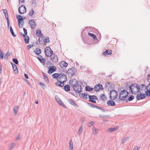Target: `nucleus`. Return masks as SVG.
Masks as SVG:
<instances>
[{"mask_svg":"<svg viewBox=\"0 0 150 150\" xmlns=\"http://www.w3.org/2000/svg\"><path fill=\"white\" fill-rule=\"evenodd\" d=\"M98 130L96 128L93 127V134L95 135L98 132Z\"/></svg>","mask_w":150,"mask_h":150,"instance_id":"7c9ffc66","label":"nucleus"},{"mask_svg":"<svg viewBox=\"0 0 150 150\" xmlns=\"http://www.w3.org/2000/svg\"><path fill=\"white\" fill-rule=\"evenodd\" d=\"M17 111H18V108L16 107V108H14L13 109V111L14 112L15 115H16V114Z\"/></svg>","mask_w":150,"mask_h":150,"instance_id":"bf43d9fd","label":"nucleus"},{"mask_svg":"<svg viewBox=\"0 0 150 150\" xmlns=\"http://www.w3.org/2000/svg\"><path fill=\"white\" fill-rule=\"evenodd\" d=\"M118 95V93L116 90H112L110 92V99L114 100L117 98Z\"/></svg>","mask_w":150,"mask_h":150,"instance_id":"20e7f679","label":"nucleus"},{"mask_svg":"<svg viewBox=\"0 0 150 150\" xmlns=\"http://www.w3.org/2000/svg\"><path fill=\"white\" fill-rule=\"evenodd\" d=\"M114 87V85L112 83H110L109 88L110 89L113 88Z\"/></svg>","mask_w":150,"mask_h":150,"instance_id":"4d7b16f0","label":"nucleus"},{"mask_svg":"<svg viewBox=\"0 0 150 150\" xmlns=\"http://www.w3.org/2000/svg\"><path fill=\"white\" fill-rule=\"evenodd\" d=\"M29 23L31 26V28L33 29L37 26V25L35 21L33 19H32L29 21Z\"/></svg>","mask_w":150,"mask_h":150,"instance_id":"9b49d317","label":"nucleus"},{"mask_svg":"<svg viewBox=\"0 0 150 150\" xmlns=\"http://www.w3.org/2000/svg\"><path fill=\"white\" fill-rule=\"evenodd\" d=\"M134 98V96L133 95H131L129 96V98L128 99H127L126 100V102H127L128 101H131L133 100Z\"/></svg>","mask_w":150,"mask_h":150,"instance_id":"473e14b6","label":"nucleus"},{"mask_svg":"<svg viewBox=\"0 0 150 150\" xmlns=\"http://www.w3.org/2000/svg\"><path fill=\"white\" fill-rule=\"evenodd\" d=\"M4 55L3 53H0V59H4Z\"/></svg>","mask_w":150,"mask_h":150,"instance_id":"e2e57ef3","label":"nucleus"},{"mask_svg":"<svg viewBox=\"0 0 150 150\" xmlns=\"http://www.w3.org/2000/svg\"><path fill=\"white\" fill-rule=\"evenodd\" d=\"M86 93H82L81 94V96L84 99H87V96H89Z\"/></svg>","mask_w":150,"mask_h":150,"instance_id":"c756f323","label":"nucleus"},{"mask_svg":"<svg viewBox=\"0 0 150 150\" xmlns=\"http://www.w3.org/2000/svg\"><path fill=\"white\" fill-rule=\"evenodd\" d=\"M76 71V70L74 68L72 67L66 71V73L69 76L71 75V77H72L75 74Z\"/></svg>","mask_w":150,"mask_h":150,"instance_id":"423d86ee","label":"nucleus"},{"mask_svg":"<svg viewBox=\"0 0 150 150\" xmlns=\"http://www.w3.org/2000/svg\"><path fill=\"white\" fill-rule=\"evenodd\" d=\"M57 100L58 103L60 105H62L65 108H67L66 106L64 104V103L60 99H59Z\"/></svg>","mask_w":150,"mask_h":150,"instance_id":"412c9836","label":"nucleus"},{"mask_svg":"<svg viewBox=\"0 0 150 150\" xmlns=\"http://www.w3.org/2000/svg\"><path fill=\"white\" fill-rule=\"evenodd\" d=\"M147 80L149 82L150 81V74L148 75L147 77Z\"/></svg>","mask_w":150,"mask_h":150,"instance_id":"774afa93","label":"nucleus"},{"mask_svg":"<svg viewBox=\"0 0 150 150\" xmlns=\"http://www.w3.org/2000/svg\"><path fill=\"white\" fill-rule=\"evenodd\" d=\"M129 138V137H127L124 138L121 140V143L122 144L124 143Z\"/></svg>","mask_w":150,"mask_h":150,"instance_id":"c03bdc74","label":"nucleus"},{"mask_svg":"<svg viewBox=\"0 0 150 150\" xmlns=\"http://www.w3.org/2000/svg\"><path fill=\"white\" fill-rule=\"evenodd\" d=\"M94 124V121H91L88 123V125L89 127H90Z\"/></svg>","mask_w":150,"mask_h":150,"instance_id":"864d4df0","label":"nucleus"},{"mask_svg":"<svg viewBox=\"0 0 150 150\" xmlns=\"http://www.w3.org/2000/svg\"><path fill=\"white\" fill-rule=\"evenodd\" d=\"M87 104L88 105H89L90 107H92L93 108H95V105H94L93 104H91L90 103H87Z\"/></svg>","mask_w":150,"mask_h":150,"instance_id":"5fc2aeb1","label":"nucleus"},{"mask_svg":"<svg viewBox=\"0 0 150 150\" xmlns=\"http://www.w3.org/2000/svg\"><path fill=\"white\" fill-rule=\"evenodd\" d=\"M39 84L40 86H41V87L43 89H44L46 88V85L42 82L40 83Z\"/></svg>","mask_w":150,"mask_h":150,"instance_id":"3c124183","label":"nucleus"},{"mask_svg":"<svg viewBox=\"0 0 150 150\" xmlns=\"http://www.w3.org/2000/svg\"><path fill=\"white\" fill-rule=\"evenodd\" d=\"M71 140L69 141V150H73V143H71Z\"/></svg>","mask_w":150,"mask_h":150,"instance_id":"2f4dec72","label":"nucleus"},{"mask_svg":"<svg viewBox=\"0 0 150 150\" xmlns=\"http://www.w3.org/2000/svg\"><path fill=\"white\" fill-rule=\"evenodd\" d=\"M38 59L39 60V61H40V62L41 63H43L44 64L45 63V59L44 58H39V57H38Z\"/></svg>","mask_w":150,"mask_h":150,"instance_id":"a19ab883","label":"nucleus"},{"mask_svg":"<svg viewBox=\"0 0 150 150\" xmlns=\"http://www.w3.org/2000/svg\"><path fill=\"white\" fill-rule=\"evenodd\" d=\"M88 35L90 36L93 37V38L94 40H97V38L96 37V36L95 34L90 33H88Z\"/></svg>","mask_w":150,"mask_h":150,"instance_id":"b1692460","label":"nucleus"},{"mask_svg":"<svg viewBox=\"0 0 150 150\" xmlns=\"http://www.w3.org/2000/svg\"><path fill=\"white\" fill-rule=\"evenodd\" d=\"M111 52L112 51L111 50H108L103 52V54L105 55H106L107 54L110 55L112 54Z\"/></svg>","mask_w":150,"mask_h":150,"instance_id":"5701e85b","label":"nucleus"},{"mask_svg":"<svg viewBox=\"0 0 150 150\" xmlns=\"http://www.w3.org/2000/svg\"><path fill=\"white\" fill-rule=\"evenodd\" d=\"M99 117L101 118H105L108 117V116L107 115H100L99 116Z\"/></svg>","mask_w":150,"mask_h":150,"instance_id":"680f3d73","label":"nucleus"},{"mask_svg":"<svg viewBox=\"0 0 150 150\" xmlns=\"http://www.w3.org/2000/svg\"><path fill=\"white\" fill-rule=\"evenodd\" d=\"M119 128L118 126H117L114 128H110L108 129L109 131L111 132L114 131H115Z\"/></svg>","mask_w":150,"mask_h":150,"instance_id":"aec40b11","label":"nucleus"},{"mask_svg":"<svg viewBox=\"0 0 150 150\" xmlns=\"http://www.w3.org/2000/svg\"><path fill=\"white\" fill-rule=\"evenodd\" d=\"M127 96H128L126 95H125L124 96L122 97L120 96V95H119V98L121 100H124Z\"/></svg>","mask_w":150,"mask_h":150,"instance_id":"cd10ccee","label":"nucleus"},{"mask_svg":"<svg viewBox=\"0 0 150 150\" xmlns=\"http://www.w3.org/2000/svg\"><path fill=\"white\" fill-rule=\"evenodd\" d=\"M146 97V95L145 94H142L140 93L138 94L136 97V98L137 100H139L142 99Z\"/></svg>","mask_w":150,"mask_h":150,"instance_id":"f8f14e48","label":"nucleus"},{"mask_svg":"<svg viewBox=\"0 0 150 150\" xmlns=\"http://www.w3.org/2000/svg\"><path fill=\"white\" fill-rule=\"evenodd\" d=\"M73 88L77 93H79L82 90V88L81 86L79 84L76 83L73 86Z\"/></svg>","mask_w":150,"mask_h":150,"instance_id":"f03ea898","label":"nucleus"},{"mask_svg":"<svg viewBox=\"0 0 150 150\" xmlns=\"http://www.w3.org/2000/svg\"><path fill=\"white\" fill-rule=\"evenodd\" d=\"M3 12L6 18H8L7 11L6 9H3Z\"/></svg>","mask_w":150,"mask_h":150,"instance_id":"f704fd0d","label":"nucleus"},{"mask_svg":"<svg viewBox=\"0 0 150 150\" xmlns=\"http://www.w3.org/2000/svg\"><path fill=\"white\" fill-rule=\"evenodd\" d=\"M23 30L24 31V34H23L22 33H21V35H23V37H25V36H26L27 34V30L24 28H23Z\"/></svg>","mask_w":150,"mask_h":150,"instance_id":"58836bf2","label":"nucleus"},{"mask_svg":"<svg viewBox=\"0 0 150 150\" xmlns=\"http://www.w3.org/2000/svg\"><path fill=\"white\" fill-rule=\"evenodd\" d=\"M43 75L44 76L45 80L47 82V83H49V79L46 74H45L44 73H43Z\"/></svg>","mask_w":150,"mask_h":150,"instance_id":"72a5a7b5","label":"nucleus"},{"mask_svg":"<svg viewBox=\"0 0 150 150\" xmlns=\"http://www.w3.org/2000/svg\"><path fill=\"white\" fill-rule=\"evenodd\" d=\"M63 80H67V79L66 76V75L64 74H59V77H58V81Z\"/></svg>","mask_w":150,"mask_h":150,"instance_id":"1a4fd4ad","label":"nucleus"},{"mask_svg":"<svg viewBox=\"0 0 150 150\" xmlns=\"http://www.w3.org/2000/svg\"><path fill=\"white\" fill-rule=\"evenodd\" d=\"M138 88L139 91H138L139 93H142L144 91H146L147 90L146 86L144 84H142L139 85H138Z\"/></svg>","mask_w":150,"mask_h":150,"instance_id":"0eeeda50","label":"nucleus"},{"mask_svg":"<svg viewBox=\"0 0 150 150\" xmlns=\"http://www.w3.org/2000/svg\"><path fill=\"white\" fill-rule=\"evenodd\" d=\"M36 33L38 35V36L40 38L42 37L43 35L41 33V31L39 30H37L36 31Z\"/></svg>","mask_w":150,"mask_h":150,"instance_id":"c85d7f7f","label":"nucleus"},{"mask_svg":"<svg viewBox=\"0 0 150 150\" xmlns=\"http://www.w3.org/2000/svg\"><path fill=\"white\" fill-rule=\"evenodd\" d=\"M68 102L70 103L71 104L73 105L74 106H77V105L76 102L71 99H68Z\"/></svg>","mask_w":150,"mask_h":150,"instance_id":"f3484780","label":"nucleus"},{"mask_svg":"<svg viewBox=\"0 0 150 150\" xmlns=\"http://www.w3.org/2000/svg\"><path fill=\"white\" fill-rule=\"evenodd\" d=\"M94 89L95 91H98L100 90H103V88L102 85L98 84L94 86Z\"/></svg>","mask_w":150,"mask_h":150,"instance_id":"9d476101","label":"nucleus"},{"mask_svg":"<svg viewBox=\"0 0 150 150\" xmlns=\"http://www.w3.org/2000/svg\"><path fill=\"white\" fill-rule=\"evenodd\" d=\"M33 45H32V44L29 45L27 46V49L28 50H29L31 47H33Z\"/></svg>","mask_w":150,"mask_h":150,"instance_id":"052dcab7","label":"nucleus"},{"mask_svg":"<svg viewBox=\"0 0 150 150\" xmlns=\"http://www.w3.org/2000/svg\"><path fill=\"white\" fill-rule=\"evenodd\" d=\"M34 52L37 55H39L41 52V49L39 48H37L34 51Z\"/></svg>","mask_w":150,"mask_h":150,"instance_id":"a211bd4d","label":"nucleus"},{"mask_svg":"<svg viewBox=\"0 0 150 150\" xmlns=\"http://www.w3.org/2000/svg\"><path fill=\"white\" fill-rule=\"evenodd\" d=\"M126 90H125V89H123L120 92L119 95H120V96H121V95H125L126 94Z\"/></svg>","mask_w":150,"mask_h":150,"instance_id":"ea45409f","label":"nucleus"},{"mask_svg":"<svg viewBox=\"0 0 150 150\" xmlns=\"http://www.w3.org/2000/svg\"><path fill=\"white\" fill-rule=\"evenodd\" d=\"M17 19H18V23L20 28H22L23 24V17L21 15H17L16 16Z\"/></svg>","mask_w":150,"mask_h":150,"instance_id":"39448f33","label":"nucleus"},{"mask_svg":"<svg viewBox=\"0 0 150 150\" xmlns=\"http://www.w3.org/2000/svg\"><path fill=\"white\" fill-rule=\"evenodd\" d=\"M10 32L11 33V34H12V35L14 37H15L16 36V35L14 33L13 29L11 26H10Z\"/></svg>","mask_w":150,"mask_h":150,"instance_id":"79ce46f5","label":"nucleus"},{"mask_svg":"<svg viewBox=\"0 0 150 150\" xmlns=\"http://www.w3.org/2000/svg\"><path fill=\"white\" fill-rule=\"evenodd\" d=\"M18 11L20 14H23L26 12V8L25 6L22 5L19 7Z\"/></svg>","mask_w":150,"mask_h":150,"instance_id":"6e6552de","label":"nucleus"},{"mask_svg":"<svg viewBox=\"0 0 150 150\" xmlns=\"http://www.w3.org/2000/svg\"><path fill=\"white\" fill-rule=\"evenodd\" d=\"M10 55V53L7 52L4 56V58L6 59H7L8 57Z\"/></svg>","mask_w":150,"mask_h":150,"instance_id":"6e6d98bb","label":"nucleus"},{"mask_svg":"<svg viewBox=\"0 0 150 150\" xmlns=\"http://www.w3.org/2000/svg\"><path fill=\"white\" fill-rule=\"evenodd\" d=\"M59 65L61 67L64 68V67H66L68 66V64L64 61H61L59 64Z\"/></svg>","mask_w":150,"mask_h":150,"instance_id":"2eb2a0df","label":"nucleus"},{"mask_svg":"<svg viewBox=\"0 0 150 150\" xmlns=\"http://www.w3.org/2000/svg\"><path fill=\"white\" fill-rule=\"evenodd\" d=\"M95 108H96L98 109H100L102 110L103 111H104V110L103 109H102V107H99V106L96 105L95 106Z\"/></svg>","mask_w":150,"mask_h":150,"instance_id":"13d9d810","label":"nucleus"},{"mask_svg":"<svg viewBox=\"0 0 150 150\" xmlns=\"http://www.w3.org/2000/svg\"><path fill=\"white\" fill-rule=\"evenodd\" d=\"M15 145H16V144L14 143V142L12 143L11 144L9 148V149L10 150H11L14 147H15Z\"/></svg>","mask_w":150,"mask_h":150,"instance_id":"37998d69","label":"nucleus"},{"mask_svg":"<svg viewBox=\"0 0 150 150\" xmlns=\"http://www.w3.org/2000/svg\"><path fill=\"white\" fill-rule=\"evenodd\" d=\"M110 85V82H106L105 84V88H107L109 89V85Z\"/></svg>","mask_w":150,"mask_h":150,"instance_id":"09e8293b","label":"nucleus"},{"mask_svg":"<svg viewBox=\"0 0 150 150\" xmlns=\"http://www.w3.org/2000/svg\"><path fill=\"white\" fill-rule=\"evenodd\" d=\"M25 42L26 44H28L29 42V38L28 36H25L23 37Z\"/></svg>","mask_w":150,"mask_h":150,"instance_id":"a878e982","label":"nucleus"},{"mask_svg":"<svg viewBox=\"0 0 150 150\" xmlns=\"http://www.w3.org/2000/svg\"><path fill=\"white\" fill-rule=\"evenodd\" d=\"M6 20L7 22V26H8V27H9L10 23H9V21L8 18H6Z\"/></svg>","mask_w":150,"mask_h":150,"instance_id":"0e129e2a","label":"nucleus"},{"mask_svg":"<svg viewBox=\"0 0 150 150\" xmlns=\"http://www.w3.org/2000/svg\"><path fill=\"white\" fill-rule=\"evenodd\" d=\"M147 91H146V96H147L148 97L150 96V89L147 90Z\"/></svg>","mask_w":150,"mask_h":150,"instance_id":"de8ad7c7","label":"nucleus"},{"mask_svg":"<svg viewBox=\"0 0 150 150\" xmlns=\"http://www.w3.org/2000/svg\"><path fill=\"white\" fill-rule=\"evenodd\" d=\"M45 52L46 55L47 57H51L53 55V52L49 47H46L45 49Z\"/></svg>","mask_w":150,"mask_h":150,"instance_id":"7ed1b4c3","label":"nucleus"},{"mask_svg":"<svg viewBox=\"0 0 150 150\" xmlns=\"http://www.w3.org/2000/svg\"><path fill=\"white\" fill-rule=\"evenodd\" d=\"M101 98L102 100H105L106 99V97L105 94H103L101 96Z\"/></svg>","mask_w":150,"mask_h":150,"instance_id":"49530a36","label":"nucleus"},{"mask_svg":"<svg viewBox=\"0 0 150 150\" xmlns=\"http://www.w3.org/2000/svg\"><path fill=\"white\" fill-rule=\"evenodd\" d=\"M59 74L58 73H54L52 75V77L54 79H57L58 81Z\"/></svg>","mask_w":150,"mask_h":150,"instance_id":"c9c22d12","label":"nucleus"},{"mask_svg":"<svg viewBox=\"0 0 150 150\" xmlns=\"http://www.w3.org/2000/svg\"><path fill=\"white\" fill-rule=\"evenodd\" d=\"M49 69L47 72L49 74H51L55 72L57 69L56 67L54 66L50 67Z\"/></svg>","mask_w":150,"mask_h":150,"instance_id":"ddd939ff","label":"nucleus"},{"mask_svg":"<svg viewBox=\"0 0 150 150\" xmlns=\"http://www.w3.org/2000/svg\"><path fill=\"white\" fill-rule=\"evenodd\" d=\"M127 88L129 89V92L132 94L135 95L139 93L138 84L137 83H132L129 86L127 85Z\"/></svg>","mask_w":150,"mask_h":150,"instance_id":"f257e3e1","label":"nucleus"},{"mask_svg":"<svg viewBox=\"0 0 150 150\" xmlns=\"http://www.w3.org/2000/svg\"><path fill=\"white\" fill-rule=\"evenodd\" d=\"M34 13V10L33 8L31 9L29 11V15L31 16L33 15Z\"/></svg>","mask_w":150,"mask_h":150,"instance_id":"a18cd8bd","label":"nucleus"},{"mask_svg":"<svg viewBox=\"0 0 150 150\" xmlns=\"http://www.w3.org/2000/svg\"><path fill=\"white\" fill-rule=\"evenodd\" d=\"M88 98L89 100L92 99V100H97L98 99L97 97L95 95H89Z\"/></svg>","mask_w":150,"mask_h":150,"instance_id":"393cba45","label":"nucleus"},{"mask_svg":"<svg viewBox=\"0 0 150 150\" xmlns=\"http://www.w3.org/2000/svg\"><path fill=\"white\" fill-rule=\"evenodd\" d=\"M107 104L108 106H114L116 105L114 101L112 100H108L107 102Z\"/></svg>","mask_w":150,"mask_h":150,"instance_id":"dca6fc26","label":"nucleus"},{"mask_svg":"<svg viewBox=\"0 0 150 150\" xmlns=\"http://www.w3.org/2000/svg\"><path fill=\"white\" fill-rule=\"evenodd\" d=\"M93 89V88H91L89 86H87L85 87V90L86 91H91Z\"/></svg>","mask_w":150,"mask_h":150,"instance_id":"bb28decb","label":"nucleus"},{"mask_svg":"<svg viewBox=\"0 0 150 150\" xmlns=\"http://www.w3.org/2000/svg\"><path fill=\"white\" fill-rule=\"evenodd\" d=\"M73 82V80H70V81H69V84L71 86H72L73 87V86L74 85L72 83Z\"/></svg>","mask_w":150,"mask_h":150,"instance_id":"69168bd1","label":"nucleus"},{"mask_svg":"<svg viewBox=\"0 0 150 150\" xmlns=\"http://www.w3.org/2000/svg\"><path fill=\"white\" fill-rule=\"evenodd\" d=\"M82 130H83V129H82V126H81L80 127L79 129V130H78V134H80L82 132Z\"/></svg>","mask_w":150,"mask_h":150,"instance_id":"603ef678","label":"nucleus"},{"mask_svg":"<svg viewBox=\"0 0 150 150\" xmlns=\"http://www.w3.org/2000/svg\"><path fill=\"white\" fill-rule=\"evenodd\" d=\"M11 64L12 65L13 70L15 72H17L16 73H16H18V70L17 67V66L11 62Z\"/></svg>","mask_w":150,"mask_h":150,"instance_id":"6ab92c4d","label":"nucleus"},{"mask_svg":"<svg viewBox=\"0 0 150 150\" xmlns=\"http://www.w3.org/2000/svg\"><path fill=\"white\" fill-rule=\"evenodd\" d=\"M50 42V40L49 39V38L48 37H46L44 39V42L45 43H49Z\"/></svg>","mask_w":150,"mask_h":150,"instance_id":"4c0bfd02","label":"nucleus"},{"mask_svg":"<svg viewBox=\"0 0 150 150\" xmlns=\"http://www.w3.org/2000/svg\"><path fill=\"white\" fill-rule=\"evenodd\" d=\"M67 80H63L62 81H60L59 80V81H58V83H60L61 85H62V87H63L64 85V83L66 82Z\"/></svg>","mask_w":150,"mask_h":150,"instance_id":"e433bc0d","label":"nucleus"},{"mask_svg":"<svg viewBox=\"0 0 150 150\" xmlns=\"http://www.w3.org/2000/svg\"><path fill=\"white\" fill-rule=\"evenodd\" d=\"M13 62L16 64H18V59L16 58L13 59H12Z\"/></svg>","mask_w":150,"mask_h":150,"instance_id":"8fccbe9b","label":"nucleus"},{"mask_svg":"<svg viewBox=\"0 0 150 150\" xmlns=\"http://www.w3.org/2000/svg\"><path fill=\"white\" fill-rule=\"evenodd\" d=\"M51 59L54 63H57L58 61L57 56L54 54L51 57Z\"/></svg>","mask_w":150,"mask_h":150,"instance_id":"4468645a","label":"nucleus"},{"mask_svg":"<svg viewBox=\"0 0 150 150\" xmlns=\"http://www.w3.org/2000/svg\"><path fill=\"white\" fill-rule=\"evenodd\" d=\"M64 90L67 91L68 92L70 91V86L69 84L64 86Z\"/></svg>","mask_w":150,"mask_h":150,"instance_id":"4be33fe9","label":"nucleus"},{"mask_svg":"<svg viewBox=\"0 0 150 150\" xmlns=\"http://www.w3.org/2000/svg\"><path fill=\"white\" fill-rule=\"evenodd\" d=\"M140 148V147L139 146H136L132 150H139V149Z\"/></svg>","mask_w":150,"mask_h":150,"instance_id":"338daca9","label":"nucleus"}]
</instances>
